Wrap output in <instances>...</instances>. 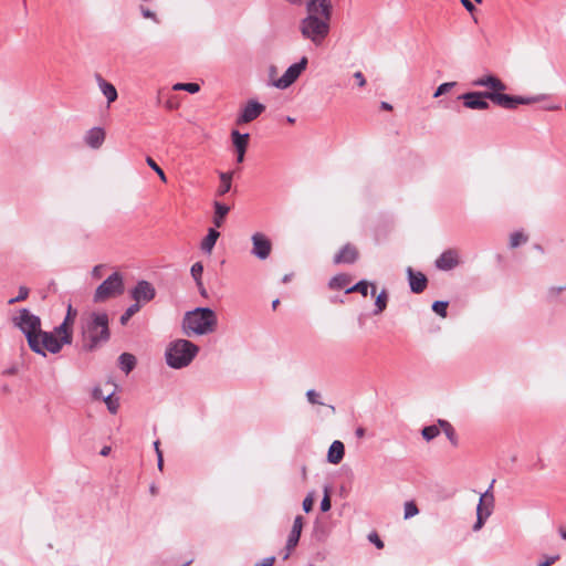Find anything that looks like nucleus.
Returning <instances> with one entry per match:
<instances>
[{
    "mask_svg": "<svg viewBox=\"0 0 566 566\" xmlns=\"http://www.w3.org/2000/svg\"><path fill=\"white\" fill-rule=\"evenodd\" d=\"M306 15L300 21L298 30L305 40L321 46L331 31L333 4L331 0H307Z\"/></svg>",
    "mask_w": 566,
    "mask_h": 566,
    "instance_id": "obj_1",
    "label": "nucleus"
},
{
    "mask_svg": "<svg viewBox=\"0 0 566 566\" xmlns=\"http://www.w3.org/2000/svg\"><path fill=\"white\" fill-rule=\"evenodd\" d=\"M111 338L109 318L105 312H92L80 321V350L93 353Z\"/></svg>",
    "mask_w": 566,
    "mask_h": 566,
    "instance_id": "obj_2",
    "label": "nucleus"
},
{
    "mask_svg": "<svg viewBox=\"0 0 566 566\" xmlns=\"http://www.w3.org/2000/svg\"><path fill=\"white\" fill-rule=\"evenodd\" d=\"M459 98L463 101L467 108L480 111L489 109L490 104L486 99L505 109H515L518 105H530L536 102L534 97L512 96L497 92H468Z\"/></svg>",
    "mask_w": 566,
    "mask_h": 566,
    "instance_id": "obj_3",
    "label": "nucleus"
},
{
    "mask_svg": "<svg viewBox=\"0 0 566 566\" xmlns=\"http://www.w3.org/2000/svg\"><path fill=\"white\" fill-rule=\"evenodd\" d=\"M218 324L216 313L209 307H197L185 314L182 329L187 336L212 333Z\"/></svg>",
    "mask_w": 566,
    "mask_h": 566,
    "instance_id": "obj_4",
    "label": "nucleus"
},
{
    "mask_svg": "<svg viewBox=\"0 0 566 566\" xmlns=\"http://www.w3.org/2000/svg\"><path fill=\"white\" fill-rule=\"evenodd\" d=\"M199 353V347L187 339H176L166 349L165 358L169 367L181 369L190 365Z\"/></svg>",
    "mask_w": 566,
    "mask_h": 566,
    "instance_id": "obj_5",
    "label": "nucleus"
},
{
    "mask_svg": "<svg viewBox=\"0 0 566 566\" xmlns=\"http://www.w3.org/2000/svg\"><path fill=\"white\" fill-rule=\"evenodd\" d=\"M12 323L24 334L29 347L40 350L39 339L43 332L41 329V318L28 308H21L19 314L12 318Z\"/></svg>",
    "mask_w": 566,
    "mask_h": 566,
    "instance_id": "obj_6",
    "label": "nucleus"
},
{
    "mask_svg": "<svg viewBox=\"0 0 566 566\" xmlns=\"http://www.w3.org/2000/svg\"><path fill=\"white\" fill-rule=\"evenodd\" d=\"M73 342V336L71 335H63V334H55V332H45L43 331L40 334L39 339V349H35L34 347H30V349L39 354L43 357L46 356V352L51 354H57L61 352L64 345H71Z\"/></svg>",
    "mask_w": 566,
    "mask_h": 566,
    "instance_id": "obj_7",
    "label": "nucleus"
},
{
    "mask_svg": "<svg viewBox=\"0 0 566 566\" xmlns=\"http://www.w3.org/2000/svg\"><path fill=\"white\" fill-rule=\"evenodd\" d=\"M124 292L123 277L118 272H114L96 289L94 302L101 303L111 297L117 296Z\"/></svg>",
    "mask_w": 566,
    "mask_h": 566,
    "instance_id": "obj_8",
    "label": "nucleus"
},
{
    "mask_svg": "<svg viewBox=\"0 0 566 566\" xmlns=\"http://www.w3.org/2000/svg\"><path fill=\"white\" fill-rule=\"evenodd\" d=\"M307 63V57L303 56L297 63H294L291 66H289L284 74L272 83L273 86L280 90H285L290 87L300 77L302 72L306 69Z\"/></svg>",
    "mask_w": 566,
    "mask_h": 566,
    "instance_id": "obj_9",
    "label": "nucleus"
},
{
    "mask_svg": "<svg viewBox=\"0 0 566 566\" xmlns=\"http://www.w3.org/2000/svg\"><path fill=\"white\" fill-rule=\"evenodd\" d=\"M494 507V495L493 492L482 493L476 507V521L473 525V531H480L485 521L492 514Z\"/></svg>",
    "mask_w": 566,
    "mask_h": 566,
    "instance_id": "obj_10",
    "label": "nucleus"
},
{
    "mask_svg": "<svg viewBox=\"0 0 566 566\" xmlns=\"http://www.w3.org/2000/svg\"><path fill=\"white\" fill-rule=\"evenodd\" d=\"M155 296L156 289L146 280L138 281L130 291V297L134 300L135 304L138 305L153 301Z\"/></svg>",
    "mask_w": 566,
    "mask_h": 566,
    "instance_id": "obj_11",
    "label": "nucleus"
},
{
    "mask_svg": "<svg viewBox=\"0 0 566 566\" xmlns=\"http://www.w3.org/2000/svg\"><path fill=\"white\" fill-rule=\"evenodd\" d=\"M265 111V106L255 101L250 99L247 102V104L242 107L240 114L238 115L235 119L237 125L248 124L256 119L263 112Z\"/></svg>",
    "mask_w": 566,
    "mask_h": 566,
    "instance_id": "obj_12",
    "label": "nucleus"
},
{
    "mask_svg": "<svg viewBox=\"0 0 566 566\" xmlns=\"http://www.w3.org/2000/svg\"><path fill=\"white\" fill-rule=\"evenodd\" d=\"M252 250L251 253L260 260L269 258L272 249L271 241L261 232L252 235Z\"/></svg>",
    "mask_w": 566,
    "mask_h": 566,
    "instance_id": "obj_13",
    "label": "nucleus"
},
{
    "mask_svg": "<svg viewBox=\"0 0 566 566\" xmlns=\"http://www.w3.org/2000/svg\"><path fill=\"white\" fill-rule=\"evenodd\" d=\"M302 527H303V516L297 515L294 518L292 530H291L287 541H286V547H285L286 553L283 556L284 559L289 558L291 551L294 549L295 546L297 545L300 537H301Z\"/></svg>",
    "mask_w": 566,
    "mask_h": 566,
    "instance_id": "obj_14",
    "label": "nucleus"
},
{
    "mask_svg": "<svg viewBox=\"0 0 566 566\" xmlns=\"http://www.w3.org/2000/svg\"><path fill=\"white\" fill-rule=\"evenodd\" d=\"M472 85L475 87H489L491 92L503 93L506 91V85L495 75L489 74L482 77H479L472 82Z\"/></svg>",
    "mask_w": 566,
    "mask_h": 566,
    "instance_id": "obj_15",
    "label": "nucleus"
},
{
    "mask_svg": "<svg viewBox=\"0 0 566 566\" xmlns=\"http://www.w3.org/2000/svg\"><path fill=\"white\" fill-rule=\"evenodd\" d=\"M459 265V255L455 250L449 249L436 260V266L442 271H450Z\"/></svg>",
    "mask_w": 566,
    "mask_h": 566,
    "instance_id": "obj_16",
    "label": "nucleus"
},
{
    "mask_svg": "<svg viewBox=\"0 0 566 566\" xmlns=\"http://www.w3.org/2000/svg\"><path fill=\"white\" fill-rule=\"evenodd\" d=\"M407 274L409 279L410 290L413 293H422L427 287L428 280L426 275L421 272H415L411 268L407 269Z\"/></svg>",
    "mask_w": 566,
    "mask_h": 566,
    "instance_id": "obj_17",
    "label": "nucleus"
},
{
    "mask_svg": "<svg viewBox=\"0 0 566 566\" xmlns=\"http://www.w3.org/2000/svg\"><path fill=\"white\" fill-rule=\"evenodd\" d=\"M357 259H358L357 249L354 245L347 243L339 250V252L337 254H335L334 263L335 264H340V263L352 264Z\"/></svg>",
    "mask_w": 566,
    "mask_h": 566,
    "instance_id": "obj_18",
    "label": "nucleus"
},
{
    "mask_svg": "<svg viewBox=\"0 0 566 566\" xmlns=\"http://www.w3.org/2000/svg\"><path fill=\"white\" fill-rule=\"evenodd\" d=\"M77 315V311L72 307V304L67 305L66 315L63 322L54 327L55 334L71 335L73 336L72 325Z\"/></svg>",
    "mask_w": 566,
    "mask_h": 566,
    "instance_id": "obj_19",
    "label": "nucleus"
},
{
    "mask_svg": "<svg viewBox=\"0 0 566 566\" xmlns=\"http://www.w3.org/2000/svg\"><path fill=\"white\" fill-rule=\"evenodd\" d=\"M104 139L105 132L101 127H93L85 135V143L94 149L99 148Z\"/></svg>",
    "mask_w": 566,
    "mask_h": 566,
    "instance_id": "obj_20",
    "label": "nucleus"
},
{
    "mask_svg": "<svg viewBox=\"0 0 566 566\" xmlns=\"http://www.w3.org/2000/svg\"><path fill=\"white\" fill-rule=\"evenodd\" d=\"M96 81L101 92L106 97L107 103L111 104L115 102L118 97L116 87L112 83L105 81L99 74L96 75Z\"/></svg>",
    "mask_w": 566,
    "mask_h": 566,
    "instance_id": "obj_21",
    "label": "nucleus"
},
{
    "mask_svg": "<svg viewBox=\"0 0 566 566\" xmlns=\"http://www.w3.org/2000/svg\"><path fill=\"white\" fill-rule=\"evenodd\" d=\"M344 454H345V447H344L343 442L335 440L328 449L327 460L332 464H338L343 460Z\"/></svg>",
    "mask_w": 566,
    "mask_h": 566,
    "instance_id": "obj_22",
    "label": "nucleus"
},
{
    "mask_svg": "<svg viewBox=\"0 0 566 566\" xmlns=\"http://www.w3.org/2000/svg\"><path fill=\"white\" fill-rule=\"evenodd\" d=\"M213 208H214V213H213L212 222L216 228H221L223 226L227 214L230 211V207L220 201H214Z\"/></svg>",
    "mask_w": 566,
    "mask_h": 566,
    "instance_id": "obj_23",
    "label": "nucleus"
},
{
    "mask_svg": "<svg viewBox=\"0 0 566 566\" xmlns=\"http://www.w3.org/2000/svg\"><path fill=\"white\" fill-rule=\"evenodd\" d=\"M219 237L220 232L214 228H210L208 230L207 235L202 239L200 243V249L202 250V252L210 254Z\"/></svg>",
    "mask_w": 566,
    "mask_h": 566,
    "instance_id": "obj_24",
    "label": "nucleus"
},
{
    "mask_svg": "<svg viewBox=\"0 0 566 566\" xmlns=\"http://www.w3.org/2000/svg\"><path fill=\"white\" fill-rule=\"evenodd\" d=\"M250 135L248 133L241 134L239 130L231 132V140L235 151H247Z\"/></svg>",
    "mask_w": 566,
    "mask_h": 566,
    "instance_id": "obj_25",
    "label": "nucleus"
},
{
    "mask_svg": "<svg viewBox=\"0 0 566 566\" xmlns=\"http://www.w3.org/2000/svg\"><path fill=\"white\" fill-rule=\"evenodd\" d=\"M118 365L125 374H129L136 366V358L132 354L123 353L118 357Z\"/></svg>",
    "mask_w": 566,
    "mask_h": 566,
    "instance_id": "obj_26",
    "label": "nucleus"
},
{
    "mask_svg": "<svg viewBox=\"0 0 566 566\" xmlns=\"http://www.w3.org/2000/svg\"><path fill=\"white\" fill-rule=\"evenodd\" d=\"M232 175L233 172H220V186L217 189V196L222 197L230 191L232 185Z\"/></svg>",
    "mask_w": 566,
    "mask_h": 566,
    "instance_id": "obj_27",
    "label": "nucleus"
},
{
    "mask_svg": "<svg viewBox=\"0 0 566 566\" xmlns=\"http://www.w3.org/2000/svg\"><path fill=\"white\" fill-rule=\"evenodd\" d=\"M350 283V276L347 274H337L333 276L328 283V286L332 290H343L347 289L348 284Z\"/></svg>",
    "mask_w": 566,
    "mask_h": 566,
    "instance_id": "obj_28",
    "label": "nucleus"
},
{
    "mask_svg": "<svg viewBox=\"0 0 566 566\" xmlns=\"http://www.w3.org/2000/svg\"><path fill=\"white\" fill-rule=\"evenodd\" d=\"M438 426L443 430V432L447 436V438L449 439V441L453 446H457L458 444V438H457V434H455V430L451 426V423L449 421H447V420L439 419L438 420Z\"/></svg>",
    "mask_w": 566,
    "mask_h": 566,
    "instance_id": "obj_29",
    "label": "nucleus"
},
{
    "mask_svg": "<svg viewBox=\"0 0 566 566\" xmlns=\"http://www.w3.org/2000/svg\"><path fill=\"white\" fill-rule=\"evenodd\" d=\"M191 276L193 277L197 287H201V281H202V273H203V265L201 262H196L192 264L191 269Z\"/></svg>",
    "mask_w": 566,
    "mask_h": 566,
    "instance_id": "obj_30",
    "label": "nucleus"
},
{
    "mask_svg": "<svg viewBox=\"0 0 566 566\" xmlns=\"http://www.w3.org/2000/svg\"><path fill=\"white\" fill-rule=\"evenodd\" d=\"M387 301H388V294L385 290H382L376 297V301H375V306H376V310L374 312V314H380L387 306Z\"/></svg>",
    "mask_w": 566,
    "mask_h": 566,
    "instance_id": "obj_31",
    "label": "nucleus"
},
{
    "mask_svg": "<svg viewBox=\"0 0 566 566\" xmlns=\"http://www.w3.org/2000/svg\"><path fill=\"white\" fill-rule=\"evenodd\" d=\"M140 310V305L138 304H130L126 311L122 314L120 318H119V322L122 325H125L127 324V322L132 318V316H134L137 312H139Z\"/></svg>",
    "mask_w": 566,
    "mask_h": 566,
    "instance_id": "obj_32",
    "label": "nucleus"
},
{
    "mask_svg": "<svg viewBox=\"0 0 566 566\" xmlns=\"http://www.w3.org/2000/svg\"><path fill=\"white\" fill-rule=\"evenodd\" d=\"M368 286H369V283L365 280H361L359 282H357L355 285L350 286V287H347L346 289V293H354V292H358L360 293L363 296H367L368 294Z\"/></svg>",
    "mask_w": 566,
    "mask_h": 566,
    "instance_id": "obj_33",
    "label": "nucleus"
},
{
    "mask_svg": "<svg viewBox=\"0 0 566 566\" xmlns=\"http://www.w3.org/2000/svg\"><path fill=\"white\" fill-rule=\"evenodd\" d=\"M174 91H186L190 94L198 93L200 91V86L197 83H177L172 86Z\"/></svg>",
    "mask_w": 566,
    "mask_h": 566,
    "instance_id": "obj_34",
    "label": "nucleus"
},
{
    "mask_svg": "<svg viewBox=\"0 0 566 566\" xmlns=\"http://www.w3.org/2000/svg\"><path fill=\"white\" fill-rule=\"evenodd\" d=\"M107 409L111 413L115 415L118 411L119 408V400L118 398H114V392H111L106 397L103 398Z\"/></svg>",
    "mask_w": 566,
    "mask_h": 566,
    "instance_id": "obj_35",
    "label": "nucleus"
},
{
    "mask_svg": "<svg viewBox=\"0 0 566 566\" xmlns=\"http://www.w3.org/2000/svg\"><path fill=\"white\" fill-rule=\"evenodd\" d=\"M440 433V429L438 426H427L422 429L421 434L424 440L430 441L438 437Z\"/></svg>",
    "mask_w": 566,
    "mask_h": 566,
    "instance_id": "obj_36",
    "label": "nucleus"
},
{
    "mask_svg": "<svg viewBox=\"0 0 566 566\" xmlns=\"http://www.w3.org/2000/svg\"><path fill=\"white\" fill-rule=\"evenodd\" d=\"M448 304L449 303L447 301H436L432 304V311L437 313L439 316L446 317Z\"/></svg>",
    "mask_w": 566,
    "mask_h": 566,
    "instance_id": "obj_37",
    "label": "nucleus"
},
{
    "mask_svg": "<svg viewBox=\"0 0 566 566\" xmlns=\"http://www.w3.org/2000/svg\"><path fill=\"white\" fill-rule=\"evenodd\" d=\"M527 241V238L522 232H514L511 234L510 238V245L511 248H516L522 243H525Z\"/></svg>",
    "mask_w": 566,
    "mask_h": 566,
    "instance_id": "obj_38",
    "label": "nucleus"
},
{
    "mask_svg": "<svg viewBox=\"0 0 566 566\" xmlns=\"http://www.w3.org/2000/svg\"><path fill=\"white\" fill-rule=\"evenodd\" d=\"M146 163L158 175L160 180H163L164 182L167 181L164 170L155 163V160L151 157H147Z\"/></svg>",
    "mask_w": 566,
    "mask_h": 566,
    "instance_id": "obj_39",
    "label": "nucleus"
},
{
    "mask_svg": "<svg viewBox=\"0 0 566 566\" xmlns=\"http://www.w3.org/2000/svg\"><path fill=\"white\" fill-rule=\"evenodd\" d=\"M455 82H446V83H442L438 86V88L436 90L434 94H433V97H439L446 93H448L452 87L455 86Z\"/></svg>",
    "mask_w": 566,
    "mask_h": 566,
    "instance_id": "obj_40",
    "label": "nucleus"
},
{
    "mask_svg": "<svg viewBox=\"0 0 566 566\" xmlns=\"http://www.w3.org/2000/svg\"><path fill=\"white\" fill-rule=\"evenodd\" d=\"M419 513L417 505L410 501L405 503V518L413 517Z\"/></svg>",
    "mask_w": 566,
    "mask_h": 566,
    "instance_id": "obj_41",
    "label": "nucleus"
},
{
    "mask_svg": "<svg viewBox=\"0 0 566 566\" xmlns=\"http://www.w3.org/2000/svg\"><path fill=\"white\" fill-rule=\"evenodd\" d=\"M28 296H29V289L25 286H20L19 294L15 297L10 298L8 301V304L12 305L14 303L24 301Z\"/></svg>",
    "mask_w": 566,
    "mask_h": 566,
    "instance_id": "obj_42",
    "label": "nucleus"
},
{
    "mask_svg": "<svg viewBox=\"0 0 566 566\" xmlns=\"http://www.w3.org/2000/svg\"><path fill=\"white\" fill-rule=\"evenodd\" d=\"M307 400L313 405H322L323 402L319 401V394L315 391L314 389H310L306 392Z\"/></svg>",
    "mask_w": 566,
    "mask_h": 566,
    "instance_id": "obj_43",
    "label": "nucleus"
},
{
    "mask_svg": "<svg viewBox=\"0 0 566 566\" xmlns=\"http://www.w3.org/2000/svg\"><path fill=\"white\" fill-rule=\"evenodd\" d=\"M140 13L145 19H150L154 22L159 23V20L157 18L156 13L154 11L149 10L148 8L140 6Z\"/></svg>",
    "mask_w": 566,
    "mask_h": 566,
    "instance_id": "obj_44",
    "label": "nucleus"
},
{
    "mask_svg": "<svg viewBox=\"0 0 566 566\" xmlns=\"http://www.w3.org/2000/svg\"><path fill=\"white\" fill-rule=\"evenodd\" d=\"M329 510H331V499H329V494H328V489L325 488V494L321 501V511L327 512Z\"/></svg>",
    "mask_w": 566,
    "mask_h": 566,
    "instance_id": "obj_45",
    "label": "nucleus"
},
{
    "mask_svg": "<svg viewBox=\"0 0 566 566\" xmlns=\"http://www.w3.org/2000/svg\"><path fill=\"white\" fill-rule=\"evenodd\" d=\"M314 504V494L310 493L304 500H303V510L308 513L312 511Z\"/></svg>",
    "mask_w": 566,
    "mask_h": 566,
    "instance_id": "obj_46",
    "label": "nucleus"
},
{
    "mask_svg": "<svg viewBox=\"0 0 566 566\" xmlns=\"http://www.w3.org/2000/svg\"><path fill=\"white\" fill-rule=\"evenodd\" d=\"M369 541L375 544L377 548L384 547V542L379 538V536L376 533H371L368 536Z\"/></svg>",
    "mask_w": 566,
    "mask_h": 566,
    "instance_id": "obj_47",
    "label": "nucleus"
},
{
    "mask_svg": "<svg viewBox=\"0 0 566 566\" xmlns=\"http://www.w3.org/2000/svg\"><path fill=\"white\" fill-rule=\"evenodd\" d=\"M354 78L357 81L358 86L363 87L366 85V78L360 71L354 73Z\"/></svg>",
    "mask_w": 566,
    "mask_h": 566,
    "instance_id": "obj_48",
    "label": "nucleus"
},
{
    "mask_svg": "<svg viewBox=\"0 0 566 566\" xmlns=\"http://www.w3.org/2000/svg\"><path fill=\"white\" fill-rule=\"evenodd\" d=\"M559 559V555H554V556H548L546 557V559L541 563L538 566H551L553 565L555 562H557Z\"/></svg>",
    "mask_w": 566,
    "mask_h": 566,
    "instance_id": "obj_49",
    "label": "nucleus"
},
{
    "mask_svg": "<svg viewBox=\"0 0 566 566\" xmlns=\"http://www.w3.org/2000/svg\"><path fill=\"white\" fill-rule=\"evenodd\" d=\"M274 562H275V557L271 556V557L264 558L261 563H258L254 566H273Z\"/></svg>",
    "mask_w": 566,
    "mask_h": 566,
    "instance_id": "obj_50",
    "label": "nucleus"
},
{
    "mask_svg": "<svg viewBox=\"0 0 566 566\" xmlns=\"http://www.w3.org/2000/svg\"><path fill=\"white\" fill-rule=\"evenodd\" d=\"M461 4L465 8L467 11L473 12L475 10V6L470 0H460Z\"/></svg>",
    "mask_w": 566,
    "mask_h": 566,
    "instance_id": "obj_51",
    "label": "nucleus"
},
{
    "mask_svg": "<svg viewBox=\"0 0 566 566\" xmlns=\"http://www.w3.org/2000/svg\"><path fill=\"white\" fill-rule=\"evenodd\" d=\"M92 396H93L94 399H103L104 398L102 389L99 387H95L93 389Z\"/></svg>",
    "mask_w": 566,
    "mask_h": 566,
    "instance_id": "obj_52",
    "label": "nucleus"
},
{
    "mask_svg": "<svg viewBox=\"0 0 566 566\" xmlns=\"http://www.w3.org/2000/svg\"><path fill=\"white\" fill-rule=\"evenodd\" d=\"M157 467L158 469L161 471L163 468H164V458H163V452L161 451H158V455H157Z\"/></svg>",
    "mask_w": 566,
    "mask_h": 566,
    "instance_id": "obj_53",
    "label": "nucleus"
},
{
    "mask_svg": "<svg viewBox=\"0 0 566 566\" xmlns=\"http://www.w3.org/2000/svg\"><path fill=\"white\" fill-rule=\"evenodd\" d=\"M365 432H366V431H365V429H364L363 427H358V428H356V430H355V434H356V437H357V438H359V439L364 438Z\"/></svg>",
    "mask_w": 566,
    "mask_h": 566,
    "instance_id": "obj_54",
    "label": "nucleus"
},
{
    "mask_svg": "<svg viewBox=\"0 0 566 566\" xmlns=\"http://www.w3.org/2000/svg\"><path fill=\"white\" fill-rule=\"evenodd\" d=\"M109 452H111V447L105 446V447H103V449L101 450L99 453H101V455L106 457L109 454Z\"/></svg>",
    "mask_w": 566,
    "mask_h": 566,
    "instance_id": "obj_55",
    "label": "nucleus"
},
{
    "mask_svg": "<svg viewBox=\"0 0 566 566\" xmlns=\"http://www.w3.org/2000/svg\"><path fill=\"white\" fill-rule=\"evenodd\" d=\"M245 151H237V161L242 163L244 160Z\"/></svg>",
    "mask_w": 566,
    "mask_h": 566,
    "instance_id": "obj_56",
    "label": "nucleus"
},
{
    "mask_svg": "<svg viewBox=\"0 0 566 566\" xmlns=\"http://www.w3.org/2000/svg\"><path fill=\"white\" fill-rule=\"evenodd\" d=\"M381 108L385 111H391L392 106L387 102H381Z\"/></svg>",
    "mask_w": 566,
    "mask_h": 566,
    "instance_id": "obj_57",
    "label": "nucleus"
},
{
    "mask_svg": "<svg viewBox=\"0 0 566 566\" xmlns=\"http://www.w3.org/2000/svg\"><path fill=\"white\" fill-rule=\"evenodd\" d=\"M566 289V285L565 286H560V287H552L551 291L554 293V294H558L560 293L563 290Z\"/></svg>",
    "mask_w": 566,
    "mask_h": 566,
    "instance_id": "obj_58",
    "label": "nucleus"
},
{
    "mask_svg": "<svg viewBox=\"0 0 566 566\" xmlns=\"http://www.w3.org/2000/svg\"><path fill=\"white\" fill-rule=\"evenodd\" d=\"M558 533L563 539H566V530L564 527H559Z\"/></svg>",
    "mask_w": 566,
    "mask_h": 566,
    "instance_id": "obj_59",
    "label": "nucleus"
},
{
    "mask_svg": "<svg viewBox=\"0 0 566 566\" xmlns=\"http://www.w3.org/2000/svg\"><path fill=\"white\" fill-rule=\"evenodd\" d=\"M198 290H199L200 295H202L205 297L207 296V291H206L202 282H201V287H198Z\"/></svg>",
    "mask_w": 566,
    "mask_h": 566,
    "instance_id": "obj_60",
    "label": "nucleus"
},
{
    "mask_svg": "<svg viewBox=\"0 0 566 566\" xmlns=\"http://www.w3.org/2000/svg\"><path fill=\"white\" fill-rule=\"evenodd\" d=\"M291 277H292V274H285V275L283 276V279H282V282H283V283H287V282H290V281H291Z\"/></svg>",
    "mask_w": 566,
    "mask_h": 566,
    "instance_id": "obj_61",
    "label": "nucleus"
},
{
    "mask_svg": "<svg viewBox=\"0 0 566 566\" xmlns=\"http://www.w3.org/2000/svg\"><path fill=\"white\" fill-rule=\"evenodd\" d=\"M159 444H160V443H159V441H158V440L154 442V448H155V451H156V454H157V455H158V451H161V450L159 449Z\"/></svg>",
    "mask_w": 566,
    "mask_h": 566,
    "instance_id": "obj_62",
    "label": "nucleus"
},
{
    "mask_svg": "<svg viewBox=\"0 0 566 566\" xmlns=\"http://www.w3.org/2000/svg\"><path fill=\"white\" fill-rule=\"evenodd\" d=\"M280 304V300L276 298L272 302V308L275 310L277 307V305Z\"/></svg>",
    "mask_w": 566,
    "mask_h": 566,
    "instance_id": "obj_63",
    "label": "nucleus"
},
{
    "mask_svg": "<svg viewBox=\"0 0 566 566\" xmlns=\"http://www.w3.org/2000/svg\"><path fill=\"white\" fill-rule=\"evenodd\" d=\"M286 122H287L289 124H294V123H295V118H294V117H291V116H287V117H286Z\"/></svg>",
    "mask_w": 566,
    "mask_h": 566,
    "instance_id": "obj_64",
    "label": "nucleus"
}]
</instances>
